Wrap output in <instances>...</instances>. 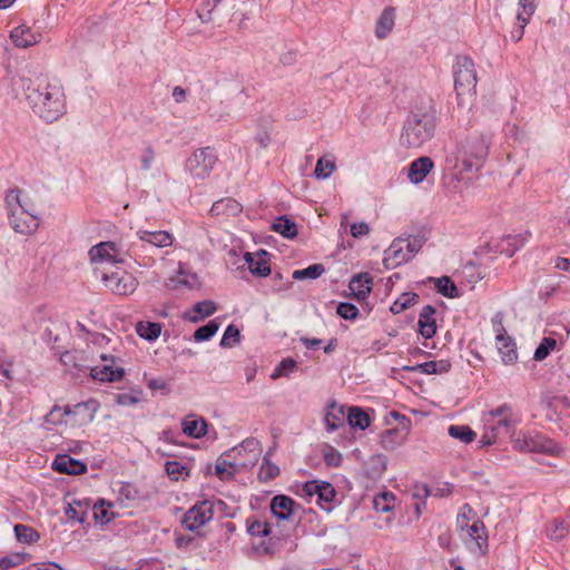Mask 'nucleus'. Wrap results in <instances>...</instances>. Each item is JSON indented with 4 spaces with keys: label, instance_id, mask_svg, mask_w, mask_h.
Here are the masks:
<instances>
[{
    "label": "nucleus",
    "instance_id": "obj_18",
    "mask_svg": "<svg viewBox=\"0 0 570 570\" xmlns=\"http://www.w3.org/2000/svg\"><path fill=\"white\" fill-rule=\"evenodd\" d=\"M10 38L16 47L28 48L39 42L40 35L32 32L30 27L20 24L11 30Z\"/></svg>",
    "mask_w": 570,
    "mask_h": 570
},
{
    "label": "nucleus",
    "instance_id": "obj_33",
    "mask_svg": "<svg viewBox=\"0 0 570 570\" xmlns=\"http://www.w3.org/2000/svg\"><path fill=\"white\" fill-rule=\"evenodd\" d=\"M224 454L220 455L215 464V474L220 481H229L233 480L235 476V472L227 471V468H239L237 465L236 460L234 459H224Z\"/></svg>",
    "mask_w": 570,
    "mask_h": 570
},
{
    "label": "nucleus",
    "instance_id": "obj_15",
    "mask_svg": "<svg viewBox=\"0 0 570 570\" xmlns=\"http://www.w3.org/2000/svg\"><path fill=\"white\" fill-rule=\"evenodd\" d=\"M433 167L434 163L430 157H419L409 165L407 178L412 184H420L426 178Z\"/></svg>",
    "mask_w": 570,
    "mask_h": 570
},
{
    "label": "nucleus",
    "instance_id": "obj_3",
    "mask_svg": "<svg viewBox=\"0 0 570 570\" xmlns=\"http://www.w3.org/2000/svg\"><path fill=\"white\" fill-rule=\"evenodd\" d=\"M490 132H472L462 142L459 149V159L463 170L468 173L478 171L483 167L491 144Z\"/></svg>",
    "mask_w": 570,
    "mask_h": 570
},
{
    "label": "nucleus",
    "instance_id": "obj_17",
    "mask_svg": "<svg viewBox=\"0 0 570 570\" xmlns=\"http://www.w3.org/2000/svg\"><path fill=\"white\" fill-rule=\"evenodd\" d=\"M90 376L100 382H118L125 376V370L116 364L106 363L101 366L90 367Z\"/></svg>",
    "mask_w": 570,
    "mask_h": 570
},
{
    "label": "nucleus",
    "instance_id": "obj_46",
    "mask_svg": "<svg viewBox=\"0 0 570 570\" xmlns=\"http://www.w3.org/2000/svg\"><path fill=\"white\" fill-rule=\"evenodd\" d=\"M425 242L426 237L421 234L403 237V246L406 248V252L410 254L411 258L414 257L416 253H419Z\"/></svg>",
    "mask_w": 570,
    "mask_h": 570
},
{
    "label": "nucleus",
    "instance_id": "obj_23",
    "mask_svg": "<svg viewBox=\"0 0 570 570\" xmlns=\"http://www.w3.org/2000/svg\"><path fill=\"white\" fill-rule=\"evenodd\" d=\"M525 243V237L519 235H507L495 246L494 252L504 254L511 258Z\"/></svg>",
    "mask_w": 570,
    "mask_h": 570
},
{
    "label": "nucleus",
    "instance_id": "obj_11",
    "mask_svg": "<svg viewBox=\"0 0 570 570\" xmlns=\"http://www.w3.org/2000/svg\"><path fill=\"white\" fill-rule=\"evenodd\" d=\"M8 219L13 230L22 235H31L39 228L38 216L27 207L12 210V214L8 215Z\"/></svg>",
    "mask_w": 570,
    "mask_h": 570
},
{
    "label": "nucleus",
    "instance_id": "obj_34",
    "mask_svg": "<svg viewBox=\"0 0 570 570\" xmlns=\"http://www.w3.org/2000/svg\"><path fill=\"white\" fill-rule=\"evenodd\" d=\"M323 273H325L324 265L316 263L309 265L306 268L294 271L292 274V278L295 281H313L318 278Z\"/></svg>",
    "mask_w": 570,
    "mask_h": 570
},
{
    "label": "nucleus",
    "instance_id": "obj_6",
    "mask_svg": "<svg viewBox=\"0 0 570 570\" xmlns=\"http://www.w3.org/2000/svg\"><path fill=\"white\" fill-rule=\"evenodd\" d=\"M88 256L91 264H109L116 266L124 264L126 257L130 256V254L129 249H124L120 243L105 240L91 246Z\"/></svg>",
    "mask_w": 570,
    "mask_h": 570
},
{
    "label": "nucleus",
    "instance_id": "obj_42",
    "mask_svg": "<svg viewBox=\"0 0 570 570\" xmlns=\"http://www.w3.org/2000/svg\"><path fill=\"white\" fill-rule=\"evenodd\" d=\"M219 323L216 320H210L207 324L198 327L193 337L196 342L208 341L217 333Z\"/></svg>",
    "mask_w": 570,
    "mask_h": 570
},
{
    "label": "nucleus",
    "instance_id": "obj_25",
    "mask_svg": "<svg viewBox=\"0 0 570 570\" xmlns=\"http://www.w3.org/2000/svg\"><path fill=\"white\" fill-rule=\"evenodd\" d=\"M528 443L525 444L529 452L537 453H553L556 444L544 435L540 433L530 434L527 433Z\"/></svg>",
    "mask_w": 570,
    "mask_h": 570
},
{
    "label": "nucleus",
    "instance_id": "obj_55",
    "mask_svg": "<svg viewBox=\"0 0 570 570\" xmlns=\"http://www.w3.org/2000/svg\"><path fill=\"white\" fill-rule=\"evenodd\" d=\"M271 512L278 520H285V494H278L272 499Z\"/></svg>",
    "mask_w": 570,
    "mask_h": 570
},
{
    "label": "nucleus",
    "instance_id": "obj_30",
    "mask_svg": "<svg viewBox=\"0 0 570 570\" xmlns=\"http://www.w3.org/2000/svg\"><path fill=\"white\" fill-rule=\"evenodd\" d=\"M223 0H203L197 9V16L203 23L212 22L216 19V13L219 12V6Z\"/></svg>",
    "mask_w": 570,
    "mask_h": 570
},
{
    "label": "nucleus",
    "instance_id": "obj_10",
    "mask_svg": "<svg viewBox=\"0 0 570 570\" xmlns=\"http://www.w3.org/2000/svg\"><path fill=\"white\" fill-rule=\"evenodd\" d=\"M213 517L214 504L208 500H204L195 503L190 509H188V511L184 514L181 523L186 530L196 531L209 522Z\"/></svg>",
    "mask_w": 570,
    "mask_h": 570
},
{
    "label": "nucleus",
    "instance_id": "obj_43",
    "mask_svg": "<svg viewBox=\"0 0 570 570\" xmlns=\"http://www.w3.org/2000/svg\"><path fill=\"white\" fill-rule=\"evenodd\" d=\"M247 532L250 535L267 537L271 534V525L268 522L257 520L255 518H247L246 520Z\"/></svg>",
    "mask_w": 570,
    "mask_h": 570
},
{
    "label": "nucleus",
    "instance_id": "obj_39",
    "mask_svg": "<svg viewBox=\"0 0 570 570\" xmlns=\"http://www.w3.org/2000/svg\"><path fill=\"white\" fill-rule=\"evenodd\" d=\"M417 294L407 292L402 293L400 297H397L391 305L390 311L393 314H400L407 309L409 307L413 306L416 303Z\"/></svg>",
    "mask_w": 570,
    "mask_h": 570
},
{
    "label": "nucleus",
    "instance_id": "obj_5",
    "mask_svg": "<svg viewBox=\"0 0 570 570\" xmlns=\"http://www.w3.org/2000/svg\"><path fill=\"white\" fill-rule=\"evenodd\" d=\"M454 89L458 98L471 95L476 87V71L474 62L469 56H458L453 66Z\"/></svg>",
    "mask_w": 570,
    "mask_h": 570
},
{
    "label": "nucleus",
    "instance_id": "obj_45",
    "mask_svg": "<svg viewBox=\"0 0 570 570\" xmlns=\"http://www.w3.org/2000/svg\"><path fill=\"white\" fill-rule=\"evenodd\" d=\"M535 0H519V11L517 14V19L521 22V28H524L530 17L534 13L537 6Z\"/></svg>",
    "mask_w": 570,
    "mask_h": 570
},
{
    "label": "nucleus",
    "instance_id": "obj_54",
    "mask_svg": "<svg viewBox=\"0 0 570 570\" xmlns=\"http://www.w3.org/2000/svg\"><path fill=\"white\" fill-rule=\"evenodd\" d=\"M119 495L128 501H136L141 498L138 488L129 482H122L118 490Z\"/></svg>",
    "mask_w": 570,
    "mask_h": 570
},
{
    "label": "nucleus",
    "instance_id": "obj_47",
    "mask_svg": "<svg viewBox=\"0 0 570 570\" xmlns=\"http://www.w3.org/2000/svg\"><path fill=\"white\" fill-rule=\"evenodd\" d=\"M279 473V468L276 464H273L267 455H264L263 462L258 472L259 481L267 482L274 479Z\"/></svg>",
    "mask_w": 570,
    "mask_h": 570
},
{
    "label": "nucleus",
    "instance_id": "obj_9",
    "mask_svg": "<svg viewBox=\"0 0 570 570\" xmlns=\"http://www.w3.org/2000/svg\"><path fill=\"white\" fill-rule=\"evenodd\" d=\"M261 453L259 441L255 438H247L239 445L226 451L224 455L236 460L239 468L250 469L257 463Z\"/></svg>",
    "mask_w": 570,
    "mask_h": 570
},
{
    "label": "nucleus",
    "instance_id": "obj_53",
    "mask_svg": "<svg viewBox=\"0 0 570 570\" xmlns=\"http://www.w3.org/2000/svg\"><path fill=\"white\" fill-rule=\"evenodd\" d=\"M336 313L344 320L353 321L358 315L356 305L350 302H341L336 307Z\"/></svg>",
    "mask_w": 570,
    "mask_h": 570
},
{
    "label": "nucleus",
    "instance_id": "obj_24",
    "mask_svg": "<svg viewBox=\"0 0 570 570\" xmlns=\"http://www.w3.org/2000/svg\"><path fill=\"white\" fill-rule=\"evenodd\" d=\"M464 531L475 541L481 554H485L488 550V534L484 523L476 519L472 524H468Z\"/></svg>",
    "mask_w": 570,
    "mask_h": 570
},
{
    "label": "nucleus",
    "instance_id": "obj_44",
    "mask_svg": "<svg viewBox=\"0 0 570 570\" xmlns=\"http://www.w3.org/2000/svg\"><path fill=\"white\" fill-rule=\"evenodd\" d=\"M110 502H106L104 499L99 500L94 505V517L95 520L100 522L101 524L108 523L114 519V513L109 512V508H111Z\"/></svg>",
    "mask_w": 570,
    "mask_h": 570
},
{
    "label": "nucleus",
    "instance_id": "obj_59",
    "mask_svg": "<svg viewBox=\"0 0 570 570\" xmlns=\"http://www.w3.org/2000/svg\"><path fill=\"white\" fill-rule=\"evenodd\" d=\"M347 276H350L348 269L346 265H340L337 269H333L330 272L328 282L331 284L347 285Z\"/></svg>",
    "mask_w": 570,
    "mask_h": 570
},
{
    "label": "nucleus",
    "instance_id": "obj_22",
    "mask_svg": "<svg viewBox=\"0 0 570 570\" xmlns=\"http://www.w3.org/2000/svg\"><path fill=\"white\" fill-rule=\"evenodd\" d=\"M243 206L232 197L222 198L212 205L209 210L212 216H237L242 213Z\"/></svg>",
    "mask_w": 570,
    "mask_h": 570
},
{
    "label": "nucleus",
    "instance_id": "obj_60",
    "mask_svg": "<svg viewBox=\"0 0 570 570\" xmlns=\"http://www.w3.org/2000/svg\"><path fill=\"white\" fill-rule=\"evenodd\" d=\"M405 372H420L422 374H434L435 372V363L434 361H428L424 363H419L416 365H404L402 367Z\"/></svg>",
    "mask_w": 570,
    "mask_h": 570
},
{
    "label": "nucleus",
    "instance_id": "obj_64",
    "mask_svg": "<svg viewBox=\"0 0 570 570\" xmlns=\"http://www.w3.org/2000/svg\"><path fill=\"white\" fill-rule=\"evenodd\" d=\"M499 438H501V436L495 431L492 432V430H490L489 422H487L485 431L479 440L480 446L484 448V446L494 444L497 442V439H499Z\"/></svg>",
    "mask_w": 570,
    "mask_h": 570
},
{
    "label": "nucleus",
    "instance_id": "obj_7",
    "mask_svg": "<svg viewBox=\"0 0 570 570\" xmlns=\"http://www.w3.org/2000/svg\"><path fill=\"white\" fill-rule=\"evenodd\" d=\"M302 495L306 498L317 497L316 503L326 511L332 512L338 504L337 492L332 483L323 480L306 481L302 485Z\"/></svg>",
    "mask_w": 570,
    "mask_h": 570
},
{
    "label": "nucleus",
    "instance_id": "obj_49",
    "mask_svg": "<svg viewBox=\"0 0 570 570\" xmlns=\"http://www.w3.org/2000/svg\"><path fill=\"white\" fill-rule=\"evenodd\" d=\"M28 560L26 553H11L0 558V570H9L13 567H18Z\"/></svg>",
    "mask_w": 570,
    "mask_h": 570
},
{
    "label": "nucleus",
    "instance_id": "obj_26",
    "mask_svg": "<svg viewBox=\"0 0 570 570\" xmlns=\"http://www.w3.org/2000/svg\"><path fill=\"white\" fill-rule=\"evenodd\" d=\"M407 435V430L393 428L384 431L381 435V444L385 450L392 451L401 445Z\"/></svg>",
    "mask_w": 570,
    "mask_h": 570
},
{
    "label": "nucleus",
    "instance_id": "obj_41",
    "mask_svg": "<svg viewBox=\"0 0 570 570\" xmlns=\"http://www.w3.org/2000/svg\"><path fill=\"white\" fill-rule=\"evenodd\" d=\"M395 495L392 492H381L373 500V508L376 512H390L393 510Z\"/></svg>",
    "mask_w": 570,
    "mask_h": 570
},
{
    "label": "nucleus",
    "instance_id": "obj_52",
    "mask_svg": "<svg viewBox=\"0 0 570 570\" xmlns=\"http://www.w3.org/2000/svg\"><path fill=\"white\" fill-rule=\"evenodd\" d=\"M568 533V527L563 520H554L553 524L548 528L547 534L550 539L559 541L564 538Z\"/></svg>",
    "mask_w": 570,
    "mask_h": 570
},
{
    "label": "nucleus",
    "instance_id": "obj_12",
    "mask_svg": "<svg viewBox=\"0 0 570 570\" xmlns=\"http://www.w3.org/2000/svg\"><path fill=\"white\" fill-rule=\"evenodd\" d=\"M411 259L410 254L403 246V237H396L390 247L384 252L383 264L386 268H394Z\"/></svg>",
    "mask_w": 570,
    "mask_h": 570
},
{
    "label": "nucleus",
    "instance_id": "obj_28",
    "mask_svg": "<svg viewBox=\"0 0 570 570\" xmlns=\"http://www.w3.org/2000/svg\"><path fill=\"white\" fill-rule=\"evenodd\" d=\"M98 407H99V403L96 400L90 399L86 402H80V403L76 404L73 406V409H71L70 406H66L65 414H75V415L81 414L88 421H92Z\"/></svg>",
    "mask_w": 570,
    "mask_h": 570
},
{
    "label": "nucleus",
    "instance_id": "obj_16",
    "mask_svg": "<svg viewBox=\"0 0 570 570\" xmlns=\"http://www.w3.org/2000/svg\"><path fill=\"white\" fill-rule=\"evenodd\" d=\"M436 309L432 305H424L419 315L417 330L419 333L426 340L432 338L436 333Z\"/></svg>",
    "mask_w": 570,
    "mask_h": 570
},
{
    "label": "nucleus",
    "instance_id": "obj_61",
    "mask_svg": "<svg viewBox=\"0 0 570 570\" xmlns=\"http://www.w3.org/2000/svg\"><path fill=\"white\" fill-rule=\"evenodd\" d=\"M324 461L328 466H340L342 463V454L333 446H326L324 450Z\"/></svg>",
    "mask_w": 570,
    "mask_h": 570
},
{
    "label": "nucleus",
    "instance_id": "obj_51",
    "mask_svg": "<svg viewBox=\"0 0 570 570\" xmlns=\"http://www.w3.org/2000/svg\"><path fill=\"white\" fill-rule=\"evenodd\" d=\"M475 517H476V513L473 510V508L468 503L463 504L460 508L458 517H456L458 528L462 531L465 530V528L469 524V521L474 520Z\"/></svg>",
    "mask_w": 570,
    "mask_h": 570
},
{
    "label": "nucleus",
    "instance_id": "obj_57",
    "mask_svg": "<svg viewBox=\"0 0 570 570\" xmlns=\"http://www.w3.org/2000/svg\"><path fill=\"white\" fill-rule=\"evenodd\" d=\"M491 323H492L493 331L495 333L497 342H502L505 338L510 337L509 335H507V331L503 325V316L501 313H497L491 318Z\"/></svg>",
    "mask_w": 570,
    "mask_h": 570
},
{
    "label": "nucleus",
    "instance_id": "obj_37",
    "mask_svg": "<svg viewBox=\"0 0 570 570\" xmlns=\"http://www.w3.org/2000/svg\"><path fill=\"white\" fill-rule=\"evenodd\" d=\"M137 333L141 338L153 342V341H156L160 336L161 326L159 323L139 322L137 324Z\"/></svg>",
    "mask_w": 570,
    "mask_h": 570
},
{
    "label": "nucleus",
    "instance_id": "obj_36",
    "mask_svg": "<svg viewBox=\"0 0 570 570\" xmlns=\"http://www.w3.org/2000/svg\"><path fill=\"white\" fill-rule=\"evenodd\" d=\"M331 411H327L324 422L328 432L336 431L343 424V409L337 407L335 403L330 405Z\"/></svg>",
    "mask_w": 570,
    "mask_h": 570
},
{
    "label": "nucleus",
    "instance_id": "obj_21",
    "mask_svg": "<svg viewBox=\"0 0 570 570\" xmlns=\"http://www.w3.org/2000/svg\"><path fill=\"white\" fill-rule=\"evenodd\" d=\"M137 236L140 240L148 243L157 248L168 247L173 244L174 237L166 230H138Z\"/></svg>",
    "mask_w": 570,
    "mask_h": 570
},
{
    "label": "nucleus",
    "instance_id": "obj_1",
    "mask_svg": "<svg viewBox=\"0 0 570 570\" xmlns=\"http://www.w3.org/2000/svg\"><path fill=\"white\" fill-rule=\"evenodd\" d=\"M22 81L28 105L43 121L51 124L66 114V97L62 86L50 82L43 76Z\"/></svg>",
    "mask_w": 570,
    "mask_h": 570
},
{
    "label": "nucleus",
    "instance_id": "obj_8",
    "mask_svg": "<svg viewBox=\"0 0 570 570\" xmlns=\"http://www.w3.org/2000/svg\"><path fill=\"white\" fill-rule=\"evenodd\" d=\"M217 161V155L210 147H204L195 150L185 164V169L197 179H205L212 173Z\"/></svg>",
    "mask_w": 570,
    "mask_h": 570
},
{
    "label": "nucleus",
    "instance_id": "obj_58",
    "mask_svg": "<svg viewBox=\"0 0 570 570\" xmlns=\"http://www.w3.org/2000/svg\"><path fill=\"white\" fill-rule=\"evenodd\" d=\"M255 551L261 554H274L281 549L279 539L275 540L274 538H269L268 541L262 542L259 546H256Z\"/></svg>",
    "mask_w": 570,
    "mask_h": 570
},
{
    "label": "nucleus",
    "instance_id": "obj_48",
    "mask_svg": "<svg viewBox=\"0 0 570 570\" xmlns=\"http://www.w3.org/2000/svg\"><path fill=\"white\" fill-rule=\"evenodd\" d=\"M20 189L19 188H12L9 189L6 194L4 202L8 209V215L12 214V210H18L19 208L26 207V205L22 204V199L20 197Z\"/></svg>",
    "mask_w": 570,
    "mask_h": 570
},
{
    "label": "nucleus",
    "instance_id": "obj_40",
    "mask_svg": "<svg viewBox=\"0 0 570 570\" xmlns=\"http://www.w3.org/2000/svg\"><path fill=\"white\" fill-rule=\"evenodd\" d=\"M335 169L336 164L334 158L328 159L326 157H320L315 165L314 176L317 179H327Z\"/></svg>",
    "mask_w": 570,
    "mask_h": 570
},
{
    "label": "nucleus",
    "instance_id": "obj_29",
    "mask_svg": "<svg viewBox=\"0 0 570 570\" xmlns=\"http://www.w3.org/2000/svg\"><path fill=\"white\" fill-rule=\"evenodd\" d=\"M487 422H489L490 430H492V432L495 431L500 436H507L512 434L515 425L519 423V420L514 419L511 414L491 422L490 420H487Z\"/></svg>",
    "mask_w": 570,
    "mask_h": 570
},
{
    "label": "nucleus",
    "instance_id": "obj_32",
    "mask_svg": "<svg viewBox=\"0 0 570 570\" xmlns=\"http://www.w3.org/2000/svg\"><path fill=\"white\" fill-rule=\"evenodd\" d=\"M498 343V350L501 354V360L505 365H512L518 361L517 345L512 337H508Z\"/></svg>",
    "mask_w": 570,
    "mask_h": 570
},
{
    "label": "nucleus",
    "instance_id": "obj_63",
    "mask_svg": "<svg viewBox=\"0 0 570 570\" xmlns=\"http://www.w3.org/2000/svg\"><path fill=\"white\" fill-rule=\"evenodd\" d=\"M165 470L173 480H178L179 475L186 471L187 468L177 461H167L165 464Z\"/></svg>",
    "mask_w": 570,
    "mask_h": 570
},
{
    "label": "nucleus",
    "instance_id": "obj_50",
    "mask_svg": "<svg viewBox=\"0 0 570 570\" xmlns=\"http://www.w3.org/2000/svg\"><path fill=\"white\" fill-rule=\"evenodd\" d=\"M557 342L552 337H543L534 351L533 358L535 361H543L551 351L554 350Z\"/></svg>",
    "mask_w": 570,
    "mask_h": 570
},
{
    "label": "nucleus",
    "instance_id": "obj_56",
    "mask_svg": "<svg viewBox=\"0 0 570 570\" xmlns=\"http://www.w3.org/2000/svg\"><path fill=\"white\" fill-rule=\"evenodd\" d=\"M230 338H233L234 343H238L240 341V331L234 324L226 327L219 345L222 347H230Z\"/></svg>",
    "mask_w": 570,
    "mask_h": 570
},
{
    "label": "nucleus",
    "instance_id": "obj_38",
    "mask_svg": "<svg viewBox=\"0 0 570 570\" xmlns=\"http://www.w3.org/2000/svg\"><path fill=\"white\" fill-rule=\"evenodd\" d=\"M14 534L19 542L22 543H33L40 539V534L32 527L18 523L14 525Z\"/></svg>",
    "mask_w": 570,
    "mask_h": 570
},
{
    "label": "nucleus",
    "instance_id": "obj_20",
    "mask_svg": "<svg viewBox=\"0 0 570 570\" xmlns=\"http://www.w3.org/2000/svg\"><path fill=\"white\" fill-rule=\"evenodd\" d=\"M217 309L215 302L205 299L196 303L190 311L184 313V320L198 323L205 317L212 316Z\"/></svg>",
    "mask_w": 570,
    "mask_h": 570
},
{
    "label": "nucleus",
    "instance_id": "obj_31",
    "mask_svg": "<svg viewBox=\"0 0 570 570\" xmlns=\"http://www.w3.org/2000/svg\"><path fill=\"white\" fill-rule=\"evenodd\" d=\"M183 433L194 438L200 439L207 434V422L204 419L199 420H184L181 422Z\"/></svg>",
    "mask_w": 570,
    "mask_h": 570
},
{
    "label": "nucleus",
    "instance_id": "obj_19",
    "mask_svg": "<svg viewBox=\"0 0 570 570\" xmlns=\"http://www.w3.org/2000/svg\"><path fill=\"white\" fill-rule=\"evenodd\" d=\"M395 24V8L386 7L380 14L375 23V36L377 39H385L393 30Z\"/></svg>",
    "mask_w": 570,
    "mask_h": 570
},
{
    "label": "nucleus",
    "instance_id": "obj_4",
    "mask_svg": "<svg viewBox=\"0 0 570 570\" xmlns=\"http://www.w3.org/2000/svg\"><path fill=\"white\" fill-rule=\"evenodd\" d=\"M492 252V247L487 244L485 246L479 247L474 250V257L469 259L456 271L455 275L461 282L475 284L482 279L491 281L492 274L495 275V271L490 268V263L493 262L494 257L489 254Z\"/></svg>",
    "mask_w": 570,
    "mask_h": 570
},
{
    "label": "nucleus",
    "instance_id": "obj_62",
    "mask_svg": "<svg viewBox=\"0 0 570 570\" xmlns=\"http://www.w3.org/2000/svg\"><path fill=\"white\" fill-rule=\"evenodd\" d=\"M355 283L358 285H373V277L367 272L350 274L347 276V285H354Z\"/></svg>",
    "mask_w": 570,
    "mask_h": 570
},
{
    "label": "nucleus",
    "instance_id": "obj_14",
    "mask_svg": "<svg viewBox=\"0 0 570 570\" xmlns=\"http://www.w3.org/2000/svg\"><path fill=\"white\" fill-rule=\"evenodd\" d=\"M245 263L252 275L263 277L271 273L268 253L259 249L256 253H245Z\"/></svg>",
    "mask_w": 570,
    "mask_h": 570
},
{
    "label": "nucleus",
    "instance_id": "obj_27",
    "mask_svg": "<svg viewBox=\"0 0 570 570\" xmlns=\"http://www.w3.org/2000/svg\"><path fill=\"white\" fill-rule=\"evenodd\" d=\"M347 423L352 429L364 431L371 424L368 414L358 406H351L347 414Z\"/></svg>",
    "mask_w": 570,
    "mask_h": 570
},
{
    "label": "nucleus",
    "instance_id": "obj_35",
    "mask_svg": "<svg viewBox=\"0 0 570 570\" xmlns=\"http://www.w3.org/2000/svg\"><path fill=\"white\" fill-rule=\"evenodd\" d=\"M448 433L451 438L461 441L464 444H469L474 441L476 433L469 425H450Z\"/></svg>",
    "mask_w": 570,
    "mask_h": 570
},
{
    "label": "nucleus",
    "instance_id": "obj_2",
    "mask_svg": "<svg viewBox=\"0 0 570 570\" xmlns=\"http://www.w3.org/2000/svg\"><path fill=\"white\" fill-rule=\"evenodd\" d=\"M435 111H412L403 125L402 142L411 148L421 147L435 134Z\"/></svg>",
    "mask_w": 570,
    "mask_h": 570
},
{
    "label": "nucleus",
    "instance_id": "obj_13",
    "mask_svg": "<svg viewBox=\"0 0 570 570\" xmlns=\"http://www.w3.org/2000/svg\"><path fill=\"white\" fill-rule=\"evenodd\" d=\"M52 469L58 473L80 475L87 472V464L69 454H57L52 462Z\"/></svg>",
    "mask_w": 570,
    "mask_h": 570
}]
</instances>
